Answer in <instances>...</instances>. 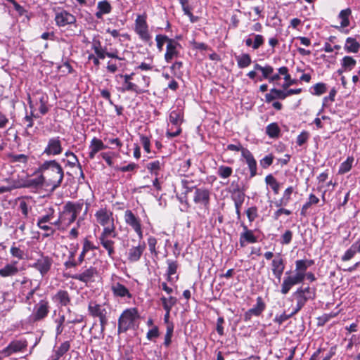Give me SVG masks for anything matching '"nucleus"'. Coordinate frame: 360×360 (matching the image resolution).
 Segmentation results:
<instances>
[{
    "label": "nucleus",
    "instance_id": "1",
    "mask_svg": "<svg viewBox=\"0 0 360 360\" xmlns=\"http://www.w3.org/2000/svg\"><path fill=\"white\" fill-rule=\"evenodd\" d=\"M36 173L42 174L45 187L50 188L51 191L61 186L65 176L63 167L56 160L44 161L39 166Z\"/></svg>",
    "mask_w": 360,
    "mask_h": 360
},
{
    "label": "nucleus",
    "instance_id": "2",
    "mask_svg": "<svg viewBox=\"0 0 360 360\" xmlns=\"http://www.w3.org/2000/svg\"><path fill=\"white\" fill-rule=\"evenodd\" d=\"M135 72H131L130 74H119L116 75V79H120L121 86L117 88L118 91L121 93L131 92L136 95L143 94L148 91V88L150 84V77L146 75H142V79L144 82L143 86H141L136 83L133 82L134 76Z\"/></svg>",
    "mask_w": 360,
    "mask_h": 360
},
{
    "label": "nucleus",
    "instance_id": "3",
    "mask_svg": "<svg viewBox=\"0 0 360 360\" xmlns=\"http://www.w3.org/2000/svg\"><path fill=\"white\" fill-rule=\"evenodd\" d=\"M140 314L137 308L131 307L122 311L117 321L118 334L124 333L129 330H135L139 327Z\"/></svg>",
    "mask_w": 360,
    "mask_h": 360
},
{
    "label": "nucleus",
    "instance_id": "4",
    "mask_svg": "<svg viewBox=\"0 0 360 360\" xmlns=\"http://www.w3.org/2000/svg\"><path fill=\"white\" fill-rule=\"evenodd\" d=\"M83 199H79L76 202L68 201L65 204L63 207V210L59 212V215L60 216L63 225H65L66 229L77 220L78 215L83 209Z\"/></svg>",
    "mask_w": 360,
    "mask_h": 360
},
{
    "label": "nucleus",
    "instance_id": "5",
    "mask_svg": "<svg viewBox=\"0 0 360 360\" xmlns=\"http://www.w3.org/2000/svg\"><path fill=\"white\" fill-rule=\"evenodd\" d=\"M91 49L94 51L95 55L93 53L89 54L88 56V60H92L96 67H99L101 64L100 59L103 60L105 57L118 60H124V58H121L118 56V51L117 50L108 52L106 48L102 46L101 42L99 40L93 41Z\"/></svg>",
    "mask_w": 360,
    "mask_h": 360
},
{
    "label": "nucleus",
    "instance_id": "6",
    "mask_svg": "<svg viewBox=\"0 0 360 360\" xmlns=\"http://www.w3.org/2000/svg\"><path fill=\"white\" fill-rule=\"evenodd\" d=\"M211 192L209 189L201 187L195 188L193 195V202L198 205L200 210L197 214L200 219H205V214H209L210 207Z\"/></svg>",
    "mask_w": 360,
    "mask_h": 360
},
{
    "label": "nucleus",
    "instance_id": "7",
    "mask_svg": "<svg viewBox=\"0 0 360 360\" xmlns=\"http://www.w3.org/2000/svg\"><path fill=\"white\" fill-rule=\"evenodd\" d=\"M292 297L296 300V306L292 311V314H297L309 300H314L316 297V288L307 286L300 287L292 293Z\"/></svg>",
    "mask_w": 360,
    "mask_h": 360
},
{
    "label": "nucleus",
    "instance_id": "8",
    "mask_svg": "<svg viewBox=\"0 0 360 360\" xmlns=\"http://www.w3.org/2000/svg\"><path fill=\"white\" fill-rule=\"evenodd\" d=\"M89 315L94 319H98L101 326V331L103 333L108 323L110 311L105 304H99L96 301L91 300L88 304Z\"/></svg>",
    "mask_w": 360,
    "mask_h": 360
},
{
    "label": "nucleus",
    "instance_id": "9",
    "mask_svg": "<svg viewBox=\"0 0 360 360\" xmlns=\"http://www.w3.org/2000/svg\"><path fill=\"white\" fill-rule=\"evenodd\" d=\"M51 308V304L46 298L40 300L34 305L32 312L28 317L29 322L37 323L44 321L48 317Z\"/></svg>",
    "mask_w": 360,
    "mask_h": 360
},
{
    "label": "nucleus",
    "instance_id": "10",
    "mask_svg": "<svg viewBox=\"0 0 360 360\" xmlns=\"http://www.w3.org/2000/svg\"><path fill=\"white\" fill-rule=\"evenodd\" d=\"M37 257H32L31 260L34 262L31 264L30 267L34 269L43 277L46 276L51 269L53 260L49 255H45L41 250L36 252Z\"/></svg>",
    "mask_w": 360,
    "mask_h": 360
},
{
    "label": "nucleus",
    "instance_id": "11",
    "mask_svg": "<svg viewBox=\"0 0 360 360\" xmlns=\"http://www.w3.org/2000/svg\"><path fill=\"white\" fill-rule=\"evenodd\" d=\"M146 20L147 15L146 13L143 15H139L135 20L134 30L142 41L150 44L152 37L149 32L148 25Z\"/></svg>",
    "mask_w": 360,
    "mask_h": 360
},
{
    "label": "nucleus",
    "instance_id": "12",
    "mask_svg": "<svg viewBox=\"0 0 360 360\" xmlns=\"http://www.w3.org/2000/svg\"><path fill=\"white\" fill-rule=\"evenodd\" d=\"M27 345L28 342L25 339L12 340L5 348L0 350V360L15 353L24 352Z\"/></svg>",
    "mask_w": 360,
    "mask_h": 360
},
{
    "label": "nucleus",
    "instance_id": "13",
    "mask_svg": "<svg viewBox=\"0 0 360 360\" xmlns=\"http://www.w3.org/2000/svg\"><path fill=\"white\" fill-rule=\"evenodd\" d=\"M99 272L96 267L94 266H89V267L84 266L79 273L71 276V278L87 285L89 283L94 282Z\"/></svg>",
    "mask_w": 360,
    "mask_h": 360
},
{
    "label": "nucleus",
    "instance_id": "14",
    "mask_svg": "<svg viewBox=\"0 0 360 360\" xmlns=\"http://www.w3.org/2000/svg\"><path fill=\"white\" fill-rule=\"evenodd\" d=\"M266 304L262 296L256 298V303L253 307L247 310L243 314V321L245 322L250 321L252 317H259L262 316L266 310Z\"/></svg>",
    "mask_w": 360,
    "mask_h": 360
},
{
    "label": "nucleus",
    "instance_id": "15",
    "mask_svg": "<svg viewBox=\"0 0 360 360\" xmlns=\"http://www.w3.org/2000/svg\"><path fill=\"white\" fill-rule=\"evenodd\" d=\"M304 280L302 276L300 274L291 275L290 271L285 272V276L283 278L281 288V294H288L294 285L302 283Z\"/></svg>",
    "mask_w": 360,
    "mask_h": 360
},
{
    "label": "nucleus",
    "instance_id": "16",
    "mask_svg": "<svg viewBox=\"0 0 360 360\" xmlns=\"http://www.w3.org/2000/svg\"><path fill=\"white\" fill-rule=\"evenodd\" d=\"M124 219L125 223L131 226L138 235L139 238H143V231L141 219L136 217L131 210H127L124 212Z\"/></svg>",
    "mask_w": 360,
    "mask_h": 360
},
{
    "label": "nucleus",
    "instance_id": "17",
    "mask_svg": "<svg viewBox=\"0 0 360 360\" xmlns=\"http://www.w3.org/2000/svg\"><path fill=\"white\" fill-rule=\"evenodd\" d=\"M62 152L63 147L60 138L59 136H56L49 139L43 154H45L47 156H56L60 155Z\"/></svg>",
    "mask_w": 360,
    "mask_h": 360
},
{
    "label": "nucleus",
    "instance_id": "18",
    "mask_svg": "<svg viewBox=\"0 0 360 360\" xmlns=\"http://www.w3.org/2000/svg\"><path fill=\"white\" fill-rule=\"evenodd\" d=\"M240 226L243 231L240 234L239 244L240 248L245 247L248 244H253L258 241L257 237L255 235L254 231L248 229V226L242 221Z\"/></svg>",
    "mask_w": 360,
    "mask_h": 360
},
{
    "label": "nucleus",
    "instance_id": "19",
    "mask_svg": "<svg viewBox=\"0 0 360 360\" xmlns=\"http://www.w3.org/2000/svg\"><path fill=\"white\" fill-rule=\"evenodd\" d=\"M54 20L58 27L72 25L76 22V17L65 10L56 12Z\"/></svg>",
    "mask_w": 360,
    "mask_h": 360
},
{
    "label": "nucleus",
    "instance_id": "20",
    "mask_svg": "<svg viewBox=\"0 0 360 360\" xmlns=\"http://www.w3.org/2000/svg\"><path fill=\"white\" fill-rule=\"evenodd\" d=\"M285 267V259L281 253L276 254L271 261V269L273 275L280 280Z\"/></svg>",
    "mask_w": 360,
    "mask_h": 360
},
{
    "label": "nucleus",
    "instance_id": "21",
    "mask_svg": "<svg viewBox=\"0 0 360 360\" xmlns=\"http://www.w3.org/2000/svg\"><path fill=\"white\" fill-rule=\"evenodd\" d=\"M96 221L102 226L115 223L113 212L107 207L100 208L95 213Z\"/></svg>",
    "mask_w": 360,
    "mask_h": 360
},
{
    "label": "nucleus",
    "instance_id": "22",
    "mask_svg": "<svg viewBox=\"0 0 360 360\" xmlns=\"http://www.w3.org/2000/svg\"><path fill=\"white\" fill-rule=\"evenodd\" d=\"M145 250V243H140L137 246L131 247L127 252V262L131 264H134L139 262Z\"/></svg>",
    "mask_w": 360,
    "mask_h": 360
},
{
    "label": "nucleus",
    "instance_id": "23",
    "mask_svg": "<svg viewBox=\"0 0 360 360\" xmlns=\"http://www.w3.org/2000/svg\"><path fill=\"white\" fill-rule=\"evenodd\" d=\"M181 47V44L177 41L174 39H172L167 44V46H166V51L164 55L165 60L167 63H169L174 58H177L179 56L178 49Z\"/></svg>",
    "mask_w": 360,
    "mask_h": 360
},
{
    "label": "nucleus",
    "instance_id": "24",
    "mask_svg": "<svg viewBox=\"0 0 360 360\" xmlns=\"http://www.w3.org/2000/svg\"><path fill=\"white\" fill-rule=\"evenodd\" d=\"M243 158L245 160L246 164L250 170V178H253L257 175V162L253 155L249 150L243 151Z\"/></svg>",
    "mask_w": 360,
    "mask_h": 360
},
{
    "label": "nucleus",
    "instance_id": "25",
    "mask_svg": "<svg viewBox=\"0 0 360 360\" xmlns=\"http://www.w3.org/2000/svg\"><path fill=\"white\" fill-rule=\"evenodd\" d=\"M340 64L341 68L337 71L339 75L352 71L356 65V60L352 56H345L341 60Z\"/></svg>",
    "mask_w": 360,
    "mask_h": 360
},
{
    "label": "nucleus",
    "instance_id": "26",
    "mask_svg": "<svg viewBox=\"0 0 360 360\" xmlns=\"http://www.w3.org/2000/svg\"><path fill=\"white\" fill-rule=\"evenodd\" d=\"M165 165L164 158L162 157L161 160H156L148 162L146 167L151 175L158 176L160 171L164 169Z\"/></svg>",
    "mask_w": 360,
    "mask_h": 360
},
{
    "label": "nucleus",
    "instance_id": "27",
    "mask_svg": "<svg viewBox=\"0 0 360 360\" xmlns=\"http://www.w3.org/2000/svg\"><path fill=\"white\" fill-rule=\"evenodd\" d=\"M65 156L68 158V160H66L65 166H68L70 168H73L75 167H77L80 170V176L82 179H84V174L82 170V167L79 162V160L77 157V155L72 153V151L67 150L65 153Z\"/></svg>",
    "mask_w": 360,
    "mask_h": 360
},
{
    "label": "nucleus",
    "instance_id": "28",
    "mask_svg": "<svg viewBox=\"0 0 360 360\" xmlns=\"http://www.w3.org/2000/svg\"><path fill=\"white\" fill-rule=\"evenodd\" d=\"M97 10L95 13L96 18L97 19H103L104 15L111 13L112 7L108 0H102L98 2Z\"/></svg>",
    "mask_w": 360,
    "mask_h": 360
},
{
    "label": "nucleus",
    "instance_id": "29",
    "mask_svg": "<svg viewBox=\"0 0 360 360\" xmlns=\"http://www.w3.org/2000/svg\"><path fill=\"white\" fill-rule=\"evenodd\" d=\"M17 263V262L8 263L4 268L0 269V276L2 278H8L16 276L19 272Z\"/></svg>",
    "mask_w": 360,
    "mask_h": 360
},
{
    "label": "nucleus",
    "instance_id": "30",
    "mask_svg": "<svg viewBox=\"0 0 360 360\" xmlns=\"http://www.w3.org/2000/svg\"><path fill=\"white\" fill-rule=\"evenodd\" d=\"M61 307H67L71 303V297L69 292L65 290H59L53 297Z\"/></svg>",
    "mask_w": 360,
    "mask_h": 360
},
{
    "label": "nucleus",
    "instance_id": "31",
    "mask_svg": "<svg viewBox=\"0 0 360 360\" xmlns=\"http://www.w3.org/2000/svg\"><path fill=\"white\" fill-rule=\"evenodd\" d=\"M314 264L313 259H299L295 261V274H300L305 278L307 269Z\"/></svg>",
    "mask_w": 360,
    "mask_h": 360
},
{
    "label": "nucleus",
    "instance_id": "32",
    "mask_svg": "<svg viewBox=\"0 0 360 360\" xmlns=\"http://www.w3.org/2000/svg\"><path fill=\"white\" fill-rule=\"evenodd\" d=\"M98 240L102 247L107 251L108 256L114 259L115 254V241L110 238H98Z\"/></svg>",
    "mask_w": 360,
    "mask_h": 360
},
{
    "label": "nucleus",
    "instance_id": "33",
    "mask_svg": "<svg viewBox=\"0 0 360 360\" xmlns=\"http://www.w3.org/2000/svg\"><path fill=\"white\" fill-rule=\"evenodd\" d=\"M112 292L115 297L131 298L129 290L122 283L117 282L111 287Z\"/></svg>",
    "mask_w": 360,
    "mask_h": 360
},
{
    "label": "nucleus",
    "instance_id": "34",
    "mask_svg": "<svg viewBox=\"0 0 360 360\" xmlns=\"http://www.w3.org/2000/svg\"><path fill=\"white\" fill-rule=\"evenodd\" d=\"M166 263L167 264V269L166 271L167 281L168 282H172V276L176 274L180 264L176 259H167Z\"/></svg>",
    "mask_w": 360,
    "mask_h": 360
},
{
    "label": "nucleus",
    "instance_id": "35",
    "mask_svg": "<svg viewBox=\"0 0 360 360\" xmlns=\"http://www.w3.org/2000/svg\"><path fill=\"white\" fill-rule=\"evenodd\" d=\"M294 192V188L292 186L286 188L283 192V197L274 202L276 207L287 206L291 200V195Z\"/></svg>",
    "mask_w": 360,
    "mask_h": 360
},
{
    "label": "nucleus",
    "instance_id": "36",
    "mask_svg": "<svg viewBox=\"0 0 360 360\" xmlns=\"http://www.w3.org/2000/svg\"><path fill=\"white\" fill-rule=\"evenodd\" d=\"M285 98V91L276 88L271 89L270 92L265 95V101L266 103H271L276 99L284 100Z\"/></svg>",
    "mask_w": 360,
    "mask_h": 360
},
{
    "label": "nucleus",
    "instance_id": "37",
    "mask_svg": "<svg viewBox=\"0 0 360 360\" xmlns=\"http://www.w3.org/2000/svg\"><path fill=\"white\" fill-rule=\"evenodd\" d=\"M356 253H360V243H354L341 257L342 262H347L352 259Z\"/></svg>",
    "mask_w": 360,
    "mask_h": 360
},
{
    "label": "nucleus",
    "instance_id": "38",
    "mask_svg": "<svg viewBox=\"0 0 360 360\" xmlns=\"http://www.w3.org/2000/svg\"><path fill=\"white\" fill-rule=\"evenodd\" d=\"M169 122L176 127H181L184 122V112L181 109L171 111L169 116Z\"/></svg>",
    "mask_w": 360,
    "mask_h": 360
},
{
    "label": "nucleus",
    "instance_id": "39",
    "mask_svg": "<svg viewBox=\"0 0 360 360\" xmlns=\"http://www.w3.org/2000/svg\"><path fill=\"white\" fill-rule=\"evenodd\" d=\"M319 198L315 195L314 193H310L309 195L308 200L302 205L300 210V215L302 217H306L308 214V210L311 207V206L314 205H317L319 202Z\"/></svg>",
    "mask_w": 360,
    "mask_h": 360
},
{
    "label": "nucleus",
    "instance_id": "40",
    "mask_svg": "<svg viewBox=\"0 0 360 360\" xmlns=\"http://www.w3.org/2000/svg\"><path fill=\"white\" fill-rule=\"evenodd\" d=\"M344 49L347 53H356L360 49V43L355 38L347 37L345 41Z\"/></svg>",
    "mask_w": 360,
    "mask_h": 360
},
{
    "label": "nucleus",
    "instance_id": "41",
    "mask_svg": "<svg viewBox=\"0 0 360 360\" xmlns=\"http://www.w3.org/2000/svg\"><path fill=\"white\" fill-rule=\"evenodd\" d=\"M71 345L70 341L63 342L57 349L54 350V354L51 356L53 360H59L65 355L70 349Z\"/></svg>",
    "mask_w": 360,
    "mask_h": 360
},
{
    "label": "nucleus",
    "instance_id": "42",
    "mask_svg": "<svg viewBox=\"0 0 360 360\" xmlns=\"http://www.w3.org/2000/svg\"><path fill=\"white\" fill-rule=\"evenodd\" d=\"M254 69L255 70L260 71L262 74V77L259 78V81H262L263 79H267L269 81L271 75L274 73V68L269 65H266L265 66H262L259 63H255L254 65Z\"/></svg>",
    "mask_w": 360,
    "mask_h": 360
},
{
    "label": "nucleus",
    "instance_id": "43",
    "mask_svg": "<svg viewBox=\"0 0 360 360\" xmlns=\"http://www.w3.org/2000/svg\"><path fill=\"white\" fill-rule=\"evenodd\" d=\"M265 133L271 139H278L281 136V129L277 122H271L266 127Z\"/></svg>",
    "mask_w": 360,
    "mask_h": 360
},
{
    "label": "nucleus",
    "instance_id": "44",
    "mask_svg": "<svg viewBox=\"0 0 360 360\" xmlns=\"http://www.w3.org/2000/svg\"><path fill=\"white\" fill-rule=\"evenodd\" d=\"M7 158L9 162L12 164L19 163L22 164L24 165H27L29 160V157L25 154L8 153L7 155Z\"/></svg>",
    "mask_w": 360,
    "mask_h": 360
},
{
    "label": "nucleus",
    "instance_id": "45",
    "mask_svg": "<svg viewBox=\"0 0 360 360\" xmlns=\"http://www.w3.org/2000/svg\"><path fill=\"white\" fill-rule=\"evenodd\" d=\"M264 180L266 185L271 187L275 195H278L281 188V184L276 180V179L271 174H269L266 176Z\"/></svg>",
    "mask_w": 360,
    "mask_h": 360
},
{
    "label": "nucleus",
    "instance_id": "46",
    "mask_svg": "<svg viewBox=\"0 0 360 360\" xmlns=\"http://www.w3.org/2000/svg\"><path fill=\"white\" fill-rule=\"evenodd\" d=\"M160 301L165 311H171L172 307L177 304L178 300L174 296H169L168 297L162 296L160 298Z\"/></svg>",
    "mask_w": 360,
    "mask_h": 360
},
{
    "label": "nucleus",
    "instance_id": "47",
    "mask_svg": "<svg viewBox=\"0 0 360 360\" xmlns=\"http://www.w3.org/2000/svg\"><path fill=\"white\" fill-rule=\"evenodd\" d=\"M236 59L238 67L241 69L248 67L252 63L251 56L248 53H243L240 56H236Z\"/></svg>",
    "mask_w": 360,
    "mask_h": 360
},
{
    "label": "nucleus",
    "instance_id": "48",
    "mask_svg": "<svg viewBox=\"0 0 360 360\" xmlns=\"http://www.w3.org/2000/svg\"><path fill=\"white\" fill-rule=\"evenodd\" d=\"M115 223L103 226V229L98 238H115L117 236Z\"/></svg>",
    "mask_w": 360,
    "mask_h": 360
},
{
    "label": "nucleus",
    "instance_id": "49",
    "mask_svg": "<svg viewBox=\"0 0 360 360\" xmlns=\"http://www.w3.org/2000/svg\"><path fill=\"white\" fill-rule=\"evenodd\" d=\"M352 14V10L349 8L342 10L339 15L338 18L341 19L340 27L345 28L349 25V16Z\"/></svg>",
    "mask_w": 360,
    "mask_h": 360
},
{
    "label": "nucleus",
    "instance_id": "50",
    "mask_svg": "<svg viewBox=\"0 0 360 360\" xmlns=\"http://www.w3.org/2000/svg\"><path fill=\"white\" fill-rule=\"evenodd\" d=\"M172 38H169L168 36L165 34H158L155 36V40L156 41V46L159 52L163 51L164 45L167 44L169 41L172 40Z\"/></svg>",
    "mask_w": 360,
    "mask_h": 360
},
{
    "label": "nucleus",
    "instance_id": "51",
    "mask_svg": "<svg viewBox=\"0 0 360 360\" xmlns=\"http://www.w3.org/2000/svg\"><path fill=\"white\" fill-rule=\"evenodd\" d=\"M353 162H354V158L352 156L347 157L346 160L340 164L339 169H338V174H344L349 172L352 167Z\"/></svg>",
    "mask_w": 360,
    "mask_h": 360
},
{
    "label": "nucleus",
    "instance_id": "52",
    "mask_svg": "<svg viewBox=\"0 0 360 360\" xmlns=\"http://www.w3.org/2000/svg\"><path fill=\"white\" fill-rule=\"evenodd\" d=\"M65 321V316L64 314H58V317L53 320L56 324V335L58 336L62 334L64 330V323Z\"/></svg>",
    "mask_w": 360,
    "mask_h": 360
},
{
    "label": "nucleus",
    "instance_id": "53",
    "mask_svg": "<svg viewBox=\"0 0 360 360\" xmlns=\"http://www.w3.org/2000/svg\"><path fill=\"white\" fill-rule=\"evenodd\" d=\"M89 148H92V150L98 153L101 150L108 148V146L105 145L102 140L96 137H94L91 141Z\"/></svg>",
    "mask_w": 360,
    "mask_h": 360
},
{
    "label": "nucleus",
    "instance_id": "54",
    "mask_svg": "<svg viewBox=\"0 0 360 360\" xmlns=\"http://www.w3.org/2000/svg\"><path fill=\"white\" fill-rule=\"evenodd\" d=\"M311 94L314 96H319L327 91V85L323 82H319L311 87Z\"/></svg>",
    "mask_w": 360,
    "mask_h": 360
},
{
    "label": "nucleus",
    "instance_id": "55",
    "mask_svg": "<svg viewBox=\"0 0 360 360\" xmlns=\"http://www.w3.org/2000/svg\"><path fill=\"white\" fill-rule=\"evenodd\" d=\"M217 175L221 179H227L233 174V169L231 167L220 165L218 167Z\"/></svg>",
    "mask_w": 360,
    "mask_h": 360
},
{
    "label": "nucleus",
    "instance_id": "56",
    "mask_svg": "<svg viewBox=\"0 0 360 360\" xmlns=\"http://www.w3.org/2000/svg\"><path fill=\"white\" fill-rule=\"evenodd\" d=\"M98 249V247L96 246L91 240H90L88 236L85 237L82 241V249L83 252L86 253L89 251H94Z\"/></svg>",
    "mask_w": 360,
    "mask_h": 360
},
{
    "label": "nucleus",
    "instance_id": "57",
    "mask_svg": "<svg viewBox=\"0 0 360 360\" xmlns=\"http://www.w3.org/2000/svg\"><path fill=\"white\" fill-rule=\"evenodd\" d=\"M42 174H40L37 177L27 180V186L32 188H39L45 186L44 179H42Z\"/></svg>",
    "mask_w": 360,
    "mask_h": 360
},
{
    "label": "nucleus",
    "instance_id": "58",
    "mask_svg": "<svg viewBox=\"0 0 360 360\" xmlns=\"http://www.w3.org/2000/svg\"><path fill=\"white\" fill-rule=\"evenodd\" d=\"M147 241L148 249L151 255H154L155 257H158L159 252L156 248L158 243L157 239L154 236H150L148 238Z\"/></svg>",
    "mask_w": 360,
    "mask_h": 360
},
{
    "label": "nucleus",
    "instance_id": "59",
    "mask_svg": "<svg viewBox=\"0 0 360 360\" xmlns=\"http://www.w3.org/2000/svg\"><path fill=\"white\" fill-rule=\"evenodd\" d=\"M173 332H174V324H168L167 326V330L165 335V340H164V345L166 347H168L172 342V338L173 336Z\"/></svg>",
    "mask_w": 360,
    "mask_h": 360
},
{
    "label": "nucleus",
    "instance_id": "60",
    "mask_svg": "<svg viewBox=\"0 0 360 360\" xmlns=\"http://www.w3.org/2000/svg\"><path fill=\"white\" fill-rule=\"evenodd\" d=\"M10 254L12 257L17 258L19 260L23 259L25 258L24 250H21L19 247H17L15 243H13V245L11 247Z\"/></svg>",
    "mask_w": 360,
    "mask_h": 360
},
{
    "label": "nucleus",
    "instance_id": "61",
    "mask_svg": "<svg viewBox=\"0 0 360 360\" xmlns=\"http://www.w3.org/2000/svg\"><path fill=\"white\" fill-rule=\"evenodd\" d=\"M245 214L247 215L249 222L251 224L259 216L258 208L256 206H252L250 207H248L245 211Z\"/></svg>",
    "mask_w": 360,
    "mask_h": 360
},
{
    "label": "nucleus",
    "instance_id": "62",
    "mask_svg": "<svg viewBox=\"0 0 360 360\" xmlns=\"http://www.w3.org/2000/svg\"><path fill=\"white\" fill-rule=\"evenodd\" d=\"M54 210L51 209V212L48 213L45 215L39 217L37 219V226H41V225L47 224L50 222L53 219Z\"/></svg>",
    "mask_w": 360,
    "mask_h": 360
},
{
    "label": "nucleus",
    "instance_id": "63",
    "mask_svg": "<svg viewBox=\"0 0 360 360\" xmlns=\"http://www.w3.org/2000/svg\"><path fill=\"white\" fill-rule=\"evenodd\" d=\"M251 36L254 37L253 40V46L252 49L253 50H257L259 49L264 44V37L262 34H251Z\"/></svg>",
    "mask_w": 360,
    "mask_h": 360
},
{
    "label": "nucleus",
    "instance_id": "64",
    "mask_svg": "<svg viewBox=\"0 0 360 360\" xmlns=\"http://www.w3.org/2000/svg\"><path fill=\"white\" fill-rule=\"evenodd\" d=\"M310 136V134L307 131H302L297 137L296 143L297 146H302L307 142Z\"/></svg>",
    "mask_w": 360,
    "mask_h": 360
}]
</instances>
